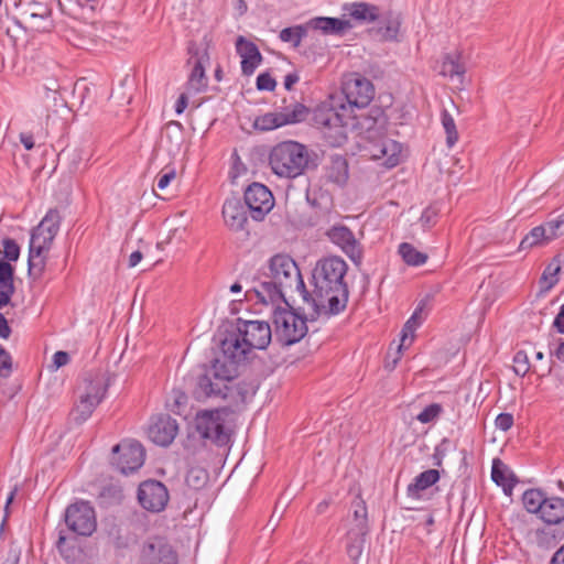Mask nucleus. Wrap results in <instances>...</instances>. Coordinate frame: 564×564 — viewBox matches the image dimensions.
<instances>
[{"instance_id":"f257e3e1","label":"nucleus","mask_w":564,"mask_h":564,"mask_svg":"<svg viewBox=\"0 0 564 564\" xmlns=\"http://www.w3.org/2000/svg\"><path fill=\"white\" fill-rule=\"evenodd\" d=\"M272 339L270 324L264 321L237 319L236 327L220 339V355L195 379L192 395L195 400L221 397L234 403H245L248 388L235 382L238 367L252 349H265Z\"/></svg>"},{"instance_id":"f03ea898","label":"nucleus","mask_w":564,"mask_h":564,"mask_svg":"<svg viewBox=\"0 0 564 564\" xmlns=\"http://www.w3.org/2000/svg\"><path fill=\"white\" fill-rule=\"evenodd\" d=\"M240 280L247 286L245 297L261 304H288V294L295 292L303 301L310 296L296 262L285 253L274 254L258 272Z\"/></svg>"},{"instance_id":"7ed1b4c3","label":"nucleus","mask_w":564,"mask_h":564,"mask_svg":"<svg viewBox=\"0 0 564 564\" xmlns=\"http://www.w3.org/2000/svg\"><path fill=\"white\" fill-rule=\"evenodd\" d=\"M347 269V263L336 256L317 261L312 272L314 290L304 300L311 308V321L322 315H338L345 311L349 297L348 285L344 281Z\"/></svg>"},{"instance_id":"20e7f679","label":"nucleus","mask_w":564,"mask_h":564,"mask_svg":"<svg viewBox=\"0 0 564 564\" xmlns=\"http://www.w3.org/2000/svg\"><path fill=\"white\" fill-rule=\"evenodd\" d=\"M319 164L318 154L306 145L288 140L274 145L269 154V165L279 177L295 178Z\"/></svg>"},{"instance_id":"39448f33","label":"nucleus","mask_w":564,"mask_h":564,"mask_svg":"<svg viewBox=\"0 0 564 564\" xmlns=\"http://www.w3.org/2000/svg\"><path fill=\"white\" fill-rule=\"evenodd\" d=\"M208 399L198 401L202 402ZM212 399L225 401L227 404L212 410H199L194 417L195 430L202 440L210 442L217 447H225L230 443L234 433L231 416L235 411L232 406L240 403L230 402V400L221 397H213Z\"/></svg>"},{"instance_id":"423d86ee","label":"nucleus","mask_w":564,"mask_h":564,"mask_svg":"<svg viewBox=\"0 0 564 564\" xmlns=\"http://www.w3.org/2000/svg\"><path fill=\"white\" fill-rule=\"evenodd\" d=\"M274 305L272 322L275 339L283 346L299 343L307 333V317L297 314L289 302L286 307H281L280 303Z\"/></svg>"},{"instance_id":"0eeeda50","label":"nucleus","mask_w":564,"mask_h":564,"mask_svg":"<svg viewBox=\"0 0 564 564\" xmlns=\"http://www.w3.org/2000/svg\"><path fill=\"white\" fill-rule=\"evenodd\" d=\"M64 521L68 530L82 536H90L97 529L95 509L85 500L70 503L65 509Z\"/></svg>"},{"instance_id":"6e6552de","label":"nucleus","mask_w":564,"mask_h":564,"mask_svg":"<svg viewBox=\"0 0 564 564\" xmlns=\"http://www.w3.org/2000/svg\"><path fill=\"white\" fill-rule=\"evenodd\" d=\"M112 463L123 475H129L142 467L145 449L134 440H124L112 447Z\"/></svg>"},{"instance_id":"1a4fd4ad","label":"nucleus","mask_w":564,"mask_h":564,"mask_svg":"<svg viewBox=\"0 0 564 564\" xmlns=\"http://www.w3.org/2000/svg\"><path fill=\"white\" fill-rule=\"evenodd\" d=\"M341 90L347 102L357 108L367 107L375 97V86L371 80L358 73L346 76Z\"/></svg>"},{"instance_id":"9d476101","label":"nucleus","mask_w":564,"mask_h":564,"mask_svg":"<svg viewBox=\"0 0 564 564\" xmlns=\"http://www.w3.org/2000/svg\"><path fill=\"white\" fill-rule=\"evenodd\" d=\"M243 200L256 221L262 220L274 206V197L271 191L258 182H253L246 188Z\"/></svg>"},{"instance_id":"9b49d317","label":"nucleus","mask_w":564,"mask_h":564,"mask_svg":"<svg viewBox=\"0 0 564 564\" xmlns=\"http://www.w3.org/2000/svg\"><path fill=\"white\" fill-rule=\"evenodd\" d=\"M170 500L166 486L155 479L142 481L138 488V501L140 506L150 512H161Z\"/></svg>"},{"instance_id":"f8f14e48","label":"nucleus","mask_w":564,"mask_h":564,"mask_svg":"<svg viewBox=\"0 0 564 564\" xmlns=\"http://www.w3.org/2000/svg\"><path fill=\"white\" fill-rule=\"evenodd\" d=\"M140 564H178L175 550L162 538H153L144 542Z\"/></svg>"},{"instance_id":"ddd939ff","label":"nucleus","mask_w":564,"mask_h":564,"mask_svg":"<svg viewBox=\"0 0 564 564\" xmlns=\"http://www.w3.org/2000/svg\"><path fill=\"white\" fill-rule=\"evenodd\" d=\"M326 236L346 253L355 265H361L362 248L348 227L335 225L327 230Z\"/></svg>"},{"instance_id":"4468645a","label":"nucleus","mask_w":564,"mask_h":564,"mask_svg":"<svg viewBox=\"0 0 564 564\" xmlns=\"http://www.w3.org/2000/svg\"><path fill=\"white\" fill-rule=\"evenodd\" d=\"M540 518L549 525H560V529L555 530H551V528L543 529L539 531L541 534L551 535L553 539H562L564 536V498H546Z\"/></svg>"},{"instance_id":"2eb2a0df","label":"nucleus","mask_w":564,"mask_h":564,"mask_svg":"<svg viewBox=\"0 0 564 564\" xmlns=\"http://www.w3.org/2000/svg\"><path fill=\"white\" fill-rule=\"evenodd\" d=\"M178 433V424L167 414H160L153 419L149 427L150 440L160 446H169Z\"/></svg>"},{"instance_id":"dca6fc26","label":"nucleus","mask_w":564,"mask_h":564,"mask_svg":"<svg viewBox=\"0 0 564 564\" xmlns=\"http://www.w3.org/2000/svg\"><path fill=\"white\" fill-rule=\"evenodd\" d=\"M356 118L360 129L369 134L368 138L383 137L386 134L389 118L383 107L373 105L367 113Z\"/></svg>"},{"instance_id":"f3484780","label":"nucleus","mask_w":564,"mask_h":564,"mask_svg":"<svg viewBox=\"0 0 564 564\" xmlns=\"http://www.w3.org/2000/svg\"><path fill=\"white\" fill-rule=\"evenodd\" d=\"M188 54H191V58H195V62L187 80V87L195 93L204 91L207 88L204 62L209 59L208 54L206 51L200 53L194 42L188 45ZM191 61L188 62L191 63Z\"/></svg>"},{"instance_id":"a211bd4d","label":"nucleus","mask_w":564,"mask_h":564,"mask_svg":"<svg viewBox=\"0 0 564 564\" xmlns=\"http://www.w3.org/2000/svg\"><path fill=\"white\" fill-rule=\"evenodd\" d=\"M52 241H46L37 234H31L29 258H28V272L29 275L41 276L45 268L44 253L51 249Z\"/></svg>"},{"instance_id":"6ab92c4d","label":"nucleus","mask_w":564,"mask_h":564,"mask_svg":"<svg viewBox=\"0 0 564 564\" xmlns=\"http://www.w3.org/2000/svg\"><path fill=\"white\" fill-rule=\"evenodd\" d=\"M223 217L226 226L232 231L246 230L248 215L246 206L239 198H227L223 206Z\"/></svg>"},{"instance_id":"aec40b11","label":"nucleus","mask_w":564,"mask_h":564,"mask_svg":"<svg viewBox=\"0 0 564 564\" xmlns=\"http://www.w3.org/2000/svg\"><path fill=\"white\" fill-rule=\"evenodd\" d=\"M236 51L238 55L241 57L242 74L245 76L252 75L256 68L262 62V55L258 46L253 42L240 35L236 41Z\"/></svg>"},{"instance_id":"412c9836","label":"nucleus","mask_w":564,"mask_h":564,"mask_svg":"<svg viewBox=\"0 0 564 564\" xmlns=\"http://www.w3.org/2000/svg\"><path fill=\"white\" fill-rule=\"evenodd\" d=\"M312 121L318 129L343 128L346 126L344 116L328 105L316 107L313 110Z\"/></svg>"},{"instance_id":"4be33fe9","label":"nucleus","mask_w":564,"mask_h":564,"mask_svg":"<svg viewBox=\"0 0 564 564\" xmlns=\"http://www.w3.org/2000/svg\"><path fill=\"white\" fill-rule=\"evenodd\" d=\"M307 29L321 31L325 35H343L346 30L351 28L348 20L330 17H316L306 22Z\"/></svg>"},{"instance_id":"5701e85b","label":"nucleus","mask_w":564,"mask_h":564,"mask_svg":"<svg viewBox=\"0 0 564 564\" xmlns=\"http://www.w3.org/2000/svg\"><path fill=\"white\" fill-rule=\"evenodd\" d=\"M325 177L328 182L344 186L349 177L348 162L344 155H330L329 162L325 165Z\"/></svg>"},{"instance_id":"b1692460","label":"nucleus","mask_w":564,"mask_h":564,"mask_svg":"<svg viewBox=\"0 0 564 564\" xmlns=\"http://www.w3.org/2000/svg\"><path fill=\"white\" fill-rule=\"evenodd\" d=\"M14 272V267L11 263L4 259L0 260V308L11 302L15 292Z\"/></svg>"},{"instance_id":"393cba45","label":"nucleus","mask_w":564,"mask_h":564,"mask_svg":"<svg viewBox=\"0 0 564 564\" xmlns=\"http://www.w3.org/2000/svg\"><path fill=\"white\" fill-rule=\"evenodd\" d=\"M441 478L437 469H427L420 473L411 484L406 487V495L412 499H421L422 492L433 485H435Z\"/></svg>"},{"instance_id":"a878e982","label":"nucleus","mask_w":564,"mask_h":564,"mask_svg":"<svg viewBox=\"0 0 564 564\" xmlns=\"http://www.w3.org/2000/svg\"><path fill=\"white\" fill-rule=\"evenodd\" d=\"M491 479L496 485L502 487L506 495H511L518 481L514 474L500 458H494L492 460Z\"/></svg>"},{"instance_id":"bb28decb","label":"nucleus","mask_w":564,"mask_h":564,"mask_svg":"<svg viewBox=\"0 0 564 564\" xmlns=\"http://www.w3.org/2000/svg\"><path fill=\"white\" fill-rule=\"evenodd\" d=\"M61 220L59 212L56 208H52L46 213L41 223L32 229L31 234H37L39 237L53 242L59 230Z\"/></svg>"},{"instance_id":"cd10ccee","label":"nucleus","mask_w":564,"mask_h":564,"mask_svg":"<svg viewBox=\"0 0 564 564\" xmlns=\"http://www.w3.org/2000/svg\"><path fill=\"white\" fill-rule=\"evenodd\" d=\"M85 391L83 394L96 395L98 403L102 401L110 384V378L107 373L98 371L89 373L85 379Z\"/></svg>"},{"instance_id":"c85d7f7f","label":"nucleus","mask_w":564,"mask_h":564,"mask_svg":"<svg viewBox=\"0 0 564 564\" xmlns=\"http://www.w3.org/2000/svg\"><path fill=\"white\" fill-rule=\"evenodd\" d=\"M429 302V297L422 300L417 307L415 308L412 316L406 321V323L403 325V328L401 330V343L399 345V350L402 348H408L414 339V333L416 328L420 325L419 322V314L423 311V308L426 306V303Z\"/></svg>"},{"instance_id":"c756f323","label":"nucleus","mask_w":564,"mask_h":564,"mask_svg":"<svg viewBox=\"0 0 564 564\" xmlns=\"http://www.w3.org/2000/svg\"><path fill=\"white\" fill-rule=\"evenodd\" d=\"M278 113H280L283 126H286L304 121L310 113V109L299 101H293L290 105L281 107Z\"/></svg>"},{"instance_id":"7c9ffc66","label":"nucleus","mask_w":564,"mask_h":564,"mask_svg":"<svg viewBox=\"0 0 564 564\" xmlns=\"http://www.w3.org/2000/svg\"><path fill=\"white\" fill-rule=\"evenodd\" d=\"M344 10L349 11L350 17L358 21L373 22L379 18V9L366 2L345 4Z\"/></svg>"},{"instance_id":"2f4dec72","label":"nucleus","mask_w":564,"mask_h":564,"mask_svg":"<svg viewBox=\"0 0 564 564\" xmlns=\"http://www.w3.org/2000/svg\"><path fill=\"white\" fill-rule=\"evenodd\" d=\"M373 147L375 158H387V162L390 166H394L399 163L400 144L398 142L390 139H384Z\"/></svg>"},{"instance_id":"473e14b6","label":"nucleus","mask_w":564,"mask_h":564,"mask_svg":"<svg viewBox=\"0 0 564 564\" xmlns=\"http://www.w3.org/2000/svg\"><path fill=\"white\" fill-rule=\"evenodd\" d=\"M98 404L96 395L80 394L79 402L73 411L74 421L77 424L84 423L93 414Z\"/></svg>"},{"instance_id":"72a5a7b5","label":"nucleus","mask_w":564,"mask_h":564,"mask_svg":"<svg viewBox=\"0 0 564 564\" xmlns=\"http://www.w3.org/2000/svg\"><path fill=\"white\" fill-rule=\"evenodd\" d=\"M401 20L398 13L392 11L384 14L378 33L386 41H393L397 39L400 31Z\"/></svg>"},{"instance_id":"f704fd0d","label":"nucleus","mask_w":564,"mask_h":564,"mask_svg":"<svg viewBox=\"0 0 564 564\" xmlns=\"http://www.w3.org/2000/svg\"><path fill=\"white\" fill-rule=\"evenodd\" d=\"M399 254L401 256L402 260L408 265H412V267L423 265L427 261V259H429L426 253L416 250L409 242L400 243V246H399Z\"/></svg>"},{"instance_id":"c9c22d12","label":"nucleus","mask_w":564,"mask_h":564,"mask_svg":"<svg viewBox=\"0 0 564 564\" xmlns=\"http://www.w3.org/2000/svg\"><path fill=\"white\" fill-rule=\"evenodd\" d=\"M550 239L544 225L532 228L521 240L519 250H529L535 246L547 243Z\"/></svg>"},{"instance_id":"e433bc0d","label":"nucleus","mask_w":564,"mask_h":564,"mask_svg":"<svg viewBox=\"0 0 564 564\" xmlns=\"http://www.w3.org/2000/svg\"><path fill=\"white\" fill-rule=\"evenodd\" d=\"M545 499L544 492L540 489H528L522 495L523 506L530 513L540 514Z\"/></svg>"},{"instance_id":"4c0bfd02","label":"nucleus","mask_w":564,"mask_h":564,"mask_svg":"<svg viewBox=\"0 0 564 564\" xmlns=\"http://www.w3.org/2000/svg\"><path fill=\"white\" fill-rule=\"evenodd\" d=\"M188 403L187 394L181 389H173L166 399V408L176 415H183Z\"/></svg>"},{"instance_id":"58836bf2","label":"nucleus","mask_w":564,"mask_h":564,"mask_svg":"<svg viewBox=\"0 0 564 564\" xmlns=\"http://www.w3.org/2000/svg\"><path fill=\"white\" fill-rule=\"evenodd\" d=\"M307 24L284 28L280 31L279 37L282 42L292 43L294 47L300 46L302 40L307 35Z\"/></svg>"},{"instance_id":"ea45409f","label":"nucleus","mask_w":564,"mask_h":564,"mask_svg":"<svg viewBox=\"0 0 564 564\" xmlns=\"http://www.w3.org/2000/svg\"><path fill=\"white\" fill-rule=\"evenodd\" d=\"M561 271L560 262L555 259L546 265L541 278V289L547 291L552 289L558 282V273Z\"/></svg>"},{"instance_id":"a19ab883","label":"nucleus","mask_w":564,"mask_h":564,"mask_svg":"<svg viewBox=\"0 0 564 564\" xmlns=\"http://www.w3.org/2000/svg\"><path fill=\"white\" fill-rule=\"evenodd\" d=\"M441 74L451 78L464 75L465 66L459 62V56L446 54L442 63Z\"/></svg>"},{"instance_id":"79ce46f5","label":"nucleus","mask_w":564,"mask_h":564,"mask_svg":"<svg viewBox=\"0 0 564 564\" xmlns=\"http://www.w3.org/2000/svg\"><path fill=\"white\" fill-rule=\"evenodd\" d=\"M253 126L257 130L270 131L283 127V122L281 120L280 113L275 111L267 112L262 116L257 117Z\"/></svg>"},{"instance_id":"37998d69","label":"nucleus","mask_w":564,"mask_h":564,"mask_svg":"<svg viewBox=\"0 0 564 564\" xmlns=\"http://www.w3.org/2000/svg\"><path fill=\"white\" fill-rule=\"evenodd\" d=\"M208 479L209 475L207 470L199 467H193L187 471L185 481L189 488L199 490L206 486Z\"/></svg>"},{"instance_id":"c03bdc74","label":"nucleus","mask_w":564,"mask_h":564,"mask_svg":"<svg viewBox=\"0 0 564 564\" xmlns=\"http://www.w3.org/2000/svg\"><path fill=\"white\" fill-rule=\"evenodd\" d=\"M442 126L446 133V144L448 148L455 145L458 141V131L456 129V124L454 118L447 110L442 111Z\"/></svg>"},{"instance_id":"a18cd8bd","label":"nucleus","mask_w":564,"mask_h":564,"mask_svg":"<svg viewBox=\"0 0 564 564\" xmlns=\"http://www.w3.org/2000/svg\"><path fill=\"white\" fill-rule=\"evenodd\" d=\"M50 13L51 10L46 6L33 2L29 3L22 14L29 22H33L35 20H45Z\"/></svg>"},{"instance_id":"49530a36","label":"nucleus","mask_w":564,"mask_h":564,"mask_svg":"<svg viewBox=\"0 0 564 564\" xmlns=\"http://www.w3.org/2000/svg\"><path fill=\"white\" fill-rule=\"evenodd\" d=\"M442 412L443 406L440 403H431L416 415V420L423 424H427L434 422Z\"/></svg>"},{"instance_id":"de8ad7c7","label":"nucleus","mask_w":564,"mask_h":564,"mask_svg":"<svg viewBox=\"0 0 564 564\" xmlns=\"http://www.w3.org/2000/svg\"><path fill=\"white\" fill-rule=\"evenodd\" d=\"M547 238L551 240L564 235V213L555 219H551L544 224Z\"/></svg>"},{"instance_id":"09e8293b","label":"nucleus","mask_w":564,"mask_h":564,"mask_svg":"<svg viewBox=\"0 0 564 564\" xmlns=\"http://www.w3.org/2000/svg\"><path fill=\"white\" fill-rule=\"evenodd\" d=\"M513 364V370L520 377H524L530 371L529 357L524 350L514 354Z\"/></svg>"},{"instance_id":"8fccbe9b","label":"nucleus","mask_w":564,"mask_h":564,"mask_svg":"<svg viewBox=\"0 0 564 564\" xmlns=\"http://www.w3.org/2000/svg\"><path fill=\"white\" fill-rule=\"evenodd\" d=\"M3 256L6 261L15 262L20 257V246L12 238H4L2 240Z\"/></svg>"},{"instance_id":"3c124183","label":"nucleus","mask_w":564,"mask_h":564,"mask_svg":"<svg viewBox=\"0 0 564 564\" xmlns=\"http://www.w3.org/2000/svg\"><path fill=\"white\" fill-rule=\"evenodd\" d=\"M12 372V357L0 345V377L8 378Z\"/></svg>"},{"instance_id":"603ef678","label":"nucleus","mask_w":564,"mask_h":564,"mask_svg":"<svg viewBox=\"0 0 564 564\" xmlns=\"http://www.w3.org/2000/svg\"><path fill=\"white\" fill-rule=\"evenodd\" d=\"M256 86L258 90L273 91L276 82L269 73H261L257 77Z\"/></svg>"},{"instance_id":"864d4df0","label":"nucleus","mask_w":564,"mask_h":564,"mask_svg":"<svg viewBox=\"0 0 564 564\" xmlns=\"http://www.w3.org/2000/svg\"><path fill=\"white\" fill-rule=\"evenodd\" d=\"M364 549V540L362 539H355L354 541L349 542L346 546V553L349 556V558L354 562H356Z\"/></svg>"},{"instance_id":"5fc2aeb1","label":"nucleus","mask_w":564,"mask_h":564,"mask_svg":"<svg viewBox=\"0 0 564 564\" xmlns=\"http://www.w3.org/2000/svg\"><path fill=\"white\" fill-rule=\"evenodd\" d=\"M437 213L432 207L425 208L420 217L422 228L429 229L436 224Z\"/></svg>"},{"instance_id":"6e6d98bb","label":"nucleus","mask_w":564,"mask_h":564,"mask_svg":"<svg viewBox=\"0 0 564 564\" xmlns=\"http://www.w3.org/2000/svg\"><path fill=\"white\" fill-rule=\"evenodd\" d=\"M448 444H449V441L447 438H443L441 441V443L438 445H436V447L434 448V453H433V459H434L433 465L434 466H437V467L442 466V462H443L444 457L446 456Z\"/></svg>"},{"instance_id":"4d7b16f0","label":"nucleus","mask_w":564,"mask_h":564,"mask_svg":"<svg viewBox=\"0 0 564 564\" xmlns=\"http://www.w3.org/2000/svg\"><path fill=\"white\" fill-rule=\"evenodd\" d=\"M495 424H496L497 429H499L503 432H507L513 425V415L511 413H506V412L500 413L496 417Z\"/></svg>"},{"instance_id":"13d9d810","label":"nucleus","mask_w":564,"mask_h":564,"mask_svg":"<svg viewBox=\"0 0 564 564\" xmlns=\"http://www.w3.org/2000/svg\"><path fill=\"white\" fill-rule=\"evenodd\" d=\"M354 516L356 520L360 521V525L362 527L361 529H364L367 522V508L365 502H360L357 505V508L354 511Z\"/></svg>"},{"instance_id":"bf43d9fd","label":"nucleus","mask_w":564,"mask_h":564,"mask_svg":"<svg viewBox=\"0 0 564 564\" xmlns=\"http://www.w3.org/2000/svg\"><path fill=\"white\" fill-rule=\"evenodd\" d=\"M69 362V355L66 351H56L53 356V364L56 368L66 366Z\"/></svg>"},{"instance_id":"052dcab7","label":"nucleus","mask_w":564,"mask_h":564,"mask_svg":"<svg viewBox=\"0 0 564 564\" xmlns=\"http://www.w3.org/2000/svg\"><path fill=\"white\" fill-rule=\"evenodd\" d=\"M173 178H175L174 170H171L170 172H166V173L160 175L158 183H156L158 188L159 189L166 188Z\"/></svg>"},{"instance_id":"680f3d73","label":"nucleus","mask_w":564,"mask_h":564,"mask_svg":"<svg viewBox=\"0 0 564 564\" xmlns=\"http://www.w3.org/2000/svg\"><path fill=\"white\" fill-rule=\"evenodd\" d=\"M11 333L12 329L9 326L8 319L4 317L2 313H0V338L8 339Z\"/></svg>"},{"instance_id":"e2e57ef3","label":"nucleus","mask_w":564,"mask_h":564,"mask_svg":"<svg viewBox=\"0 0 564 564\" xmlns=\"http://www.w3.org/2000/svg\"><path fill=\"white\" fill-rule=\"evenodd\" d=\"M553 327L560 334H564V304L560 307V311L553 321Z\"/></svg>"},{"instance_id":"0e129e2a","label":"nucleus","mask_w":564,"mask_h":564,"mask_svg":"<svg viewBox=\"0 0 564 564\" xmlns=\"http://www.w3.org/2000/svg\"><path fill=\"white\" fill-rule=\"evenodd\" d=\"M56 547L65 558L70 557V555L68 554L69 549L66 546V536L63 534L62 531L59 532L58 540L56 542Z\"/></svg>"},{"instance_id":"69168bd1","label":"nucleus","mask_w":564,"mask_h":564,"mask_svg":"<svg viewBox=\"0 0 564 564\" xmlns=\"http://www.w3.org/2000/svg\"><path fill=\"white\" fill-rule=\"evenodd\" d=\"M188 106V97L186 94H181L175 102V112L182 115Z\"/></svg>"},{"instance_id":"338daca9","label":"nucleus","mask_w":564,"mask_h":564,"mask_svg":"<svg viewBox=\"0 0 564 564\" xmlns=\"http://www.w3.org/2000/svg\"><path fill=\"white\" fill-rule=\"evenodd\" d=\"M300 80V76L296 72L290 73L284 77V88L292 90L293 86Z\"/></svg>"},{"instance_id":"774afa93","label":"nucleus","mask_w":564,"mask_h":564,"mask_svg":"<svg viewBox=\"0 0 564 564\" xmlns=\"http://www.w3.org/2000/svg\"><path fill=\"white\" fill-rule=\"evenodd\" d=\"M551 564H564V544L554 553Z\"/></svg>"}]
</instances>
